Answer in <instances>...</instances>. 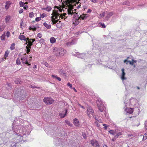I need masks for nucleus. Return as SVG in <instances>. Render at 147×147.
Listing matches in <instances>:
<instances>
[{"label": "nucleus", "instance_id": "nucleus-1", "mask_svg": "<svg viewBox=\"0 0 147 147\" xmlns=\"http://www.w3.org/2000/svg\"><path fill=\"white\" fill-rule=\"evenodd\" d=\"M22 123L23 121L24 124L23 125H16L15 123L12 125V130L16 134V142L11 143H10L11 147H16V144L26 140L27 136L31 132V125L30 124L26 121H24L22 119L20 120Z\"/></svg>", "mask_w": 147, "mask_h": 147}, {"label": "nucleus", "instance_id": "nucleus-2", "mask_svg": "<svg viewBox=\"0 0 147 147\" xmlns=\"http://www.w3.org/2000/svg\"><path fill=\"white\" fill-rule=\"evenodd\" d=\"M73 6L72 5H69L68 8H67V11L69 16H71L73 15V18L75 19L86 20L89 16V15L87 14H83L80 16L76 11V9H75L74 10H73Z\"/></svg>", "mask_w": 147, "mask_h": 147}, {"label": "nucleus", "instance_id": "nucleus-3", "mask_svg": "<svg viewBox=\"0 0 147 147\" xmlns=\"http://www.w3.org/2000/svg\"><path fill=\"white\" fill-rule=\"evenodd\" d=\"M51 16L52 22L53 24H56V26L58 28H60L62 27L63 24H62L59 21L60 18L61 19L63 18V17L61 15L59 14L58 11L55 10L53 11L52 14Z\"/></svg>", "mask_w": 147, "mask_h": 147}, {"label": "nucleus", "instance_id": "nucleus-4", "mask_svg": "<svg viewBox=\"0 0 147 147\" xmlns=\"http://www.w3.org/2000/svg\"><path fill=\"white\" fill-rule=\"evenodd\" d=\"M125 106H127L128 105L129 107H138L139 105V101L136 98L131 97L129 101H125L124 102Z\"/></svg>", "mask_w": 147, "mask_h": 147}, {"label": "nucleus", "instance_id": "nucleus-5", "mask_svg": "<svg viewBox=\"0 0 147 147\" xmlns=\"http://www.w3.org/2000/svg\"><path fill=\"white\" fill-rule=\"evenodd\" d=\"M53 52L56 57H61L65 54L66 51L63 48L56 47L53 48Z\"/></svg>", "mask_w": 147, "mask_h": 147}, {"label": "nucleus", "instance_id": "nucleus-6", "mask_svg": "<svg viewBox=\"0 0 147 147\" xmlns=\"http://www.w3.org/2000/svg\"><path fill=\"white\" fill-rule=\"evenodd\" d=\"M19 38L21 40H24L26 42V44L28 43V45L30 47L32 44V43L35 41L34 39H29L28 38H26L25 36L21 34L19 36Z\"/></svg>", "mask_w": 147, "mask_h": 147}, {"label": "nucleus", "instance_id": "nucleus-7", "mask_svg": "<svg viewBox=\"0 0 147 147\" xmlns=\"http://www.w3.org/2000/svg\"><path fill=\"white\" fill-rule=\"evenodd\" d=\"M87 113L88 116L89 117H90L91 116H93L95 119L100 123L102 122V120L100 119H98L96 118V116L94 115V111L92 108L89 107L87 108Z\"/></svg>", "mask_w": 147, "mask_h": 147}, {"label": "nucleus", "instance_id": "nucleus-8", "mask_svg": "<svg viewBox=\"0 0 147 147\" xmlns=\"http://www.w3.org/2000/svg\"><path fill=\"white\" fill-rule=\"evenodd\" d=\"M98 109L100 112H103L105 108V104L100 98H98L96 102Z\"/></svg>", "mask_w": 147, "mask_h": 147}, {"label": "nucleus", "instance_id": "nucleus-9", "mask_svg": "<svg viewBox=\"0 0 147 147\" xmlns=\"http://www.w3.org/2000/svg\"><path fill=\"white\" fill-rule=\"evenodd\" d=\"M69 5H72L73 6V10H74V8H77V9H79L80 7V3L79 2H74L72 3V4H69V5H67V7L68 8Z\"/></svg>", "mask_w": 147, "mask_h": 147}, {"label": "nucleus", "instance_id": "nucleus-10", "mask_svg": "<svg viewBox=\"0 0 147 147\" xmlns=\"http://www.w3.org/2000/svg\"><path fill=\"white\" fill-rule=\"evenodd\" d=\"M54 101V100L51 97H45L43 99L44 102L47 104H51Z\"/></svg>", "mask_w": 147, "mask_h": 147}, {"label": "nucleus", "instance_id": "nucleus-11", "mask_svg": "<svg viewBox=\"0 0 147 147\" xmlns=\"http://www.w3.org/2000/svg\"><path fill=\"white\" fill-rule=\"evenodd\" d=\"M73 55L78 58L83 59L86 57V55L84 53H81L79 52H76L75 54H74Z\"/></svg>", "mask_w": 147, "mask_h": 147}, {"label": "nucleus", "instance_id": "nucleus-12", "mask_svg": "<svg viewBox=\"0 0 147 147\" xmlns=\"http://www.w3.org/2000/svg\"><path fill=\"white\" fill-rule=\"evenodd\" d=\"M26 54H25L24 55L22 56V57L20 58L21 61L23 63L27 64L29 65H30V64H29L27 61V57L26 55Z\"/></svg>", "mask_w": 147, "mask_h": 147}, {"label": "nucleus", "instance_id": "nucleus-13", "mask_svg": "<svg viewBox=\"0 0 147 147\" xmlns=\"http://www.w3.org/2000/svg\"><path fill=\"white\" fill-rule=\"evenodd\" d=\"M128 105H127V106L126 107L124 105V109L125 110V111L126 112V113H129V114H131L132 113L133 111V109L132 108H131L130 107H129Z\"/></svg>", "mask_w": 147, "mask_h": 147}, {"label": "nucleus", "instance_id": "nucleus-14", "mask_svg": "<svg viewBox=\"0 0 147 147\" xmlns=\"http://www.w3.org/2000/svg\"><path fill=\"white\" fill-rule=\"evenodd\" d=\"M77 40L74 38H71L70 39L69 42H66V44L67 46L72 45L76 42Z\"/></svg>", "mask_w": 147, "mask_h": 147}, {"label": "nucleus", "instance_id": "nucleus-15", "mask_svg": "<svg viewBox=\"0 0 147 147\" xmlns=\"http://www.w3.org/2000/svg\"><path fill=\"white\" fill-rule=\"evenodd\" d=\"M73 124L76 127H79L80 126V123L78 119L75 118L73 119Z\"/></svg>", "mask_w": 147, "mask_h": 147}, {"label": "nucleus", "instance_id": "nucleus-16", "mask_svg": "<svg viewBox=\"0 0 147 147\" xmlns=\"http://www.w3.org/2000/svg\"><path fill=\"white\" fill-rule=\"evenodd\" d=\"M121 71L122 73L121 74V80L123 81L124 80H126L127 78L126 77H125V73L124 72V69L123 68H122L121 69Z\"/></svg>", "mask_w": 147, "mask_h": 147}, {"label": "nucleus", "instance_id": "nucleus-17", "mask_svg": "<svg viewBox=\"0 0 147 147\" xmlns=\"http://www.w3.org/2000/svg\"><path fill=\"white\" fill-rule=\"evenodd\" d=\"M91 143L93 146H95L96 147H98L99 146V144L98 142L96 140H91Z\"/></svg>", "mask_w": 147, "mask_h": 147}, {"label": "nucleus", "instance_id": "nucleus-18", "mask_svg": "<svg viewBox=\"0 0 147 147\" xmlns=\"http://www.w3.org/2000/svg\"><path fill=\"white\" fill-rule=\"evenodd\" d=\"M52 8L49 6H47L46 7H43L42 8V10H45L48 12H49L51 11Z\"/></svg>", "mask_w": 147, "mask_h": 147}, {"label": "nucleus", "instance_id": "nucleus-19", "mask_svg": "<svg viewBox=\"0 0 147 147\" xmlns=\"http://www.w3.org/2000/svg\"><path fill=\"white\" fill-rule=\"evenodd\" d=\"M67 110H65V112H62L59 113V115L61 118H63L67 115Z\"/></svg>", "mask_w": 147, "mask_h": 147}, {"label": "nucleus", "instance_id": "nucleus-20", "mask_svg": "<svg viewBox=\"0 0 147 147\" xmlns=\"http://www.w3.org/2000/svg\"><path fill=\"white\" fill-rule=\"evenodd\" d=\"M115 133H117L115 135V138H118L119 136L121 135L122 134L123 131H119L118 130H115Z\"/></svg>", "mask_w": 147, "mask_h": 147}, {"label": "nucleus", "instance_id": "nucleus-21", "mask_svg": "<svg viewBox=\"0 0 147 147\" xmlns=\"http://www.w3.org/2000/svg\"><path fill=\"white\" fill-rule=\"evenodd\" d=\"M75 21L74 22V23L75 25H78L81 21V19H75Z\"/></svg>", "mask_w": 147, "mask_h": 147}, {"label": "nucleus", "instance_id": "nucleus-22", "mask_svg": "<svg viewBox=\"0 0 147 147\" xmlns=\"http://www.w3.org/2000/svg\"><path fill=\"white\" fill-rule=\"evenodd\" d=\"M11 16H7L5 18V21L6 23H7L10 21Z\"/></svg>", "mask_w": 147, "mask_h": 147}, {"label": "nucleus", "instance_id": "nucleus-23", "mask_svg": "<svg viewBox=\"0 0 147 147\" xmlns=\"http://www.w3.org/2000/svg\"><path fill=\"white\" fill-rule=\"evenodd\" d=\"M59 72L61 75L65 76V71L62 69L59 70Z\"/></svg>", "mask_w": 147, "mask_h": 147}, {"label": "nucleus", "instance_id": "nucleus-24", "mask_svg": "<svg viewBox=\"0 0 147 147\" xmlns=\"http://www.w3.org/2000/svg\"><path fill=\"white\" fill-rule=\"evenodd\" d=\"M50 42L51 43L53 44L55 43L56 42V39L54 37H51L50 39Z\"/></svg>", "mask_w": 147, "mask_h": 147}, {"label": "nucleus", "instance_id": "nucleus-25", "mask_svg": "<svg viewBox=\"0 0 147 147\" xmlns=\"http://www.w3.org/2000/svg\"><path fill=\"white\" fill-rule=\"evenodd\" d=\"M43 24L44 26L48 29H49L51 28V26L50 25L47 24L46 22L44 23Z\"/></svg>", "mask_w": 147, "mask_h": 147}, {"label": "nucleus", "instance_id": "nucleus-26", "mask_svg": "<svg viewBox=\"0 0 147 147\" xmlns=\"http://www.w3.org/2000/svg\"><path fill=\"white\" fill-rule=\"evenodd\" d=\"M11 3L9 1H7L6 2V5H5V9H8Z\"/></svg>", "mask_w": 147, "mask_h": 147}, {"label": "nucleus", "instance_id": "nucleus-27", "mask_svg": "<svg viewBox=\"0 0 147 147\" xmlns=\"http://www.w3.org/2000/svg\"><path fill=\"white\" fill-rule=\"evenodd\" d=\"M52 77L54 78H55V79H56L58 80L59 81H60L61 80V78L58 77L57 76L54 75H52L51 76Z\"/></svg>", "mask_w": 147, "mask_h": 147}, {"label": "nucleus", "instance_id": "nucleus-28", "mask_svg": "<svg viewBox=\"0 0 147 147\" xmlns=\"http://www.w3.org/2000/svg\"><path fill=\"white\" fill-rule=\"evenodd\" d=\"M124 63H126V64H128V63H129V64L130 65H133V62L132 61H128L127 60L125 59L124 60Z\"/></svg>", "mask_w": 147, "mask_h": 147}, {"label": "nucleus", "instance_id": "nucleus-29", "mask_svg": "<svg viewBox=\"0 0 147 147\" xmlns=\"http://www.w3.org/2000/svg\"><path fill=\"white\" fill-rule=\"evenodd\" d=\"M29 29L30 30H32L33 31H35L36 30V27L35 26H32L29 28Z\"/></svg>", "mask_w": 147, "mask_h": 147}, {"label": "nucleus", "instance_id": "nucleus-30", "mask_svg": "<svg viewBox=\"0 0 147 147\" xmlns=\"http://www.w3.org/2000/svg\"><path fill=\"white\" fill-rule=\"evenodd\" d=\"M65 121L66 124L68 125L69 126H72V124L69 121L66 120Z\"/></svg>", "mask_w": 147, "mask_h": 147}, {"label": "nucleus", "instance_id": "nucleus-31", "mask_svg": "<svg viewBox=\"0 0 147 147\" xmlns=\"http://www.w3.org/2000/svg\"><path fill=\"white\" fill-rule=\"evenodd\" d=\"M109 132L111 134L115 136L116 132L115 131H114L113 130H111L109 131Z\"/></svg>", "mask_w": 147, "mask_h": 147}, {"label": "nucleus", "instance_id": "nucleus-32", "mask_svg": "<svg viewBox=\"0 0 147 147\" xmlns=\"http://www.w3.org/2000/svg\"><path fill=\"white\" fill-rule=\"evenodd\" d=\"M59 139L58 138H55L54 139V142H55V144H59V143H57V141L58 142H59Z\"/></svg>", "mask_w": 147, "mask_h": 147}, {"label": "nucleus", "instance_id": "nucleus-33", "mask_svg": "<svg viewBox=\"0 0 147 147\" xmlns=\"http://www.w3.org/2000/svg\"><path fill=\"white\" fill-rule=\"evenodd\" d=\"M9 54V52L8 51H7L5 52L4 57L5 59H6V58L8 57Z\"/></svg>", "mask_w": 147, "mask_h": 147}, {"label": "nucleus", "instance_id": "nucleus-34", "mask_svg": "<svg viewBox=\"0 0 147 147\" xmlns=\"http://www.w3.org/2000/svg\"><path fill=\"white\" fill-rule=\"evenodd\" d=\"M99 26L102 27L103 28H105L106 27V26L105 25V24L102 23H100Z\"/></svg>", "mask_w": 147, "mask_h": 147}, {"label": "nucleus", "instance_id": "nucleus-35", "mask_svg": "<svg viewBox=\"0 0 147 147\" xmlns=\"http://www.w3.org/2000/svg\"><path fill=\"white\" fill-rule=\"evenodd\" d=\"M15 44L14 43H13L12 44L10 47V49H11V50H13L15 49Z\"/></svg>", "mask_w": 147, "mask_h": 147}, {"label": "nucleus", "instance_id": "nucleus-36", "mask_svg": "<svg viewBox=\"0 0 147 147\" xmlns=\"http://www.w3.org/2000/svg\"><path fill=\"white\" fill-rule=\"evenodd\" d=\"M40 16L41 18H43L45 17H46L47 16V15L45 13H43L42 14H40Z\"/></svg>", "mask_w": 147, "mask_h": 147}, {"label": "nucleus", "instance_id": "nucleus-37", "mask_svg": "<svg viewBox=\"0 0 147 147\" xmlns=\"http://www.w3.org/2000/svg\"><path fill=\"white\" fill-rule=\"evenodd\" d=\"M40 42L42 45H45V44L44 40L43 39H41L40 40Z\"/></svg>", "mask_w": 147, "mask_h": 147}, {"label": "nucleus", "instance_id": "nucleus-38", "mask_svg": "<svg viewBox=\"0 0 147 147\" xmlns=\"http://www.w3.org/2000/svg\"><path fill=\"white\" fill-rule=\"evenodd\" d=\"M5 34H2V35L1 36V39L2 40H5Z\"/></svg>", "mask_w": 147, "mask_h": 147}, {"label": "nucleus", "instance_id": "nucleus-39", "mask_svg": "<svg viewBox=\"0 0 147 147\" xmlns=\"http://www.w3.org/2000/svg\"><path fill=\"white\" fill-rule=\"evenodd\" d=\"M29 16L30 18H33L34 16V13L33 12H31L29 13Z\"/></svg>", "mask_w": 147, "mask_h": 147}, {"label": "nucleus", "instance_id": "nucleus-40", "mask_svg": "<svg viewBox=\"0 0 147 147\" xmlns=\"http://www.w3.org/2000/svg\"><path fill=\"white\" fill-rule=\"evenodd\" d=\"M16 63L17 65H20V61L19 58H18L16 60Z\"/></svg>", "mask_w": 147, "mask_h": 147}, {"label": "nucleus", "instance_id": "nucleus-41", "mask_svg": "<svg viewBox=\"0 0 147 147\" xmlns=\"http://www.w3.org/2000/svg\"><path fill=\"white\" fill-rule=\"evenodd\" d=\"M113 15V13L112 12H108L107 14V16L108 18L110 17L111 16Z\"/></svg>", "mask_w": 147, "mask_h": 147}, {"label": "nucleus", "instance_id": "nucleus-42", "mask_svg": "<svg viewBox=\"0 0 147 147\" xmlns=\"http://www.w3.org/2000/svg\"><path fill=\"white\" fill-rule=\"evenodd\" d=\"M25 3H24L22 1H20L19 4L20 7H24Z\"/></svg>", "mask_w": 147, "mask_h": 147}, {"label": "nucleus", "instance_id": "nucleus-43", "mask_svg": "<svg viewBox=\"0 0 147 147\" xmlns=\"http://www.w3.org/2000/svg\"><path fill=\"white\" fill-rule=\"evenodd\" d=\"M41 20V17H38L36 18L35 19V21L36 22H38Z\"/></svg>", "mask_w": 147, "mask_h": 147}, {"label": "nucleus", "instance_id": "nucleus-44", "mask_svg": "<svg viewBox=\"0 0 147 147\" xmlns=\"http://www.w3.org/2000/svg\"><path fill=\"white\" fill-rule=\"evenodd\" d=\"M5 28V26H0V31H2Z\"/></svg>", "mask_w": 147, "mask_h": 147}, {"label": "nucleus", "instance_id": "nucleus-45", "mask_svg": "<svg viewBox=\"0 0 147 147\" xmlns=\"http://www.w3.org/2000/svg\"><path fill=\"white\" fill-rule=\"evenodd\" d=\"M129 1H126V2H124L123 3V4H124V5H129Z\"/></svg>", "mask_w": 147, "mask_h": 147}, {"label": "nucleus", "instance_id": "nucleus-46", "mask_svg": "<svg viewBox=\"0 0 147 147\" xmlns=\"http://www.w3.org/2000/svg\"><path fill=\"white\" fill-rule=\"evenodd\" d=\"M102 125L104 126V128L105 129H107V128L109 127V126L106 124H103Z\"/></svg>", "mask_w": 147, "mask_h": 147}, {"label": "nucleus", "instance_id": "nucleus-47", "mask_svg": "<svg viewBox=\"0 0 147 147\" xmlns=\"http://www.w3.org/2000/svg\"><path fill=\"white\" fill-rule=\"evenodd\" d=\"M6 36L7 37H9L10 36V33L9 32L7 31L6 33Z\"/></svg>", "mask_w": 147, "mask_h": 147}, {"label": "nucleus", "instance_id": "nucleus-48", "mask_svg": "<svg viewBox=\"0 0 147 147\" xmlns=\"http://www.w3.org/2000/svg\"><path fill=\"white\" fill-rule=\"evenodd\" d=\"M103 116H105L107 118H108L109 115L106 112H105V113H104V115Z\"/></svg>", "mask_w": 147, "mask_h": 147}, {"label": "nucleus", "instance_id": "nucleus-49", "mask_svg": "<svg viewBox=\"0 0 147 147\" xmlns=\"http://www.w3.org/2000/svg\"><path fill=\"white\" fill-rule=\"evenodd\" d=\"M104 15H105V13L104 12H103L102 13H100V18H102L104 17Z\"/></svg>", "mask_w": 147, "mask_h": 147}, {"label": "nucleus", "instance_id": "nucleus-50", "mask_svg": "<svg viewBox=\"0 0 147 147\" xmlns=\"http://www.w3.org/2000/svg\"><path fill=\"white\" fill-rule=\"evenodd\" d=\"M67 86H69L70 88H72V85L71 84H70L69 83H68L67 84Z\"/></svg>", "mask_w": 147, "mask_h": 147}, {"label": "nucleus", "instance_id": "nucleus-51", "mask_svg": "<svg viewBox=\"0 0 147 147\" xmlns=\"http://www.w3.org/2000/svg\"><path fill=\"white\" fill-rule=\"evenodd\" d=\"M42 35L40 33H38L37 35V37H39V38H41L42 37Z\"/></svg>", "mask_w": 147, "mask_h": 147}, {"label": "nucleus", "instance_id": "nucleus-52", "mask_svg": "<svg viewBox=\"0 0 147 147\" xmlns=\"http://www.w3.org/2000/svg\"><path fill=\"white\" fill-rule=\"evenodd\" d=\"M23 9H20L19 10V13L21 14L23 13Z\"/></svg>", "mask_w": 147, "mask_h": 147}, {"label": "nucleus", "instance_id": "nucleus-53", "mask_svg": "<svg viewBox=\"0 0 147 147\" xmlns=\"http://www.w3.org/2000/svg\"><path fill=\"white\" fill-rule=\"evenodd\" d=\"M28 7L27 5H24V9H28Z\"/></svg>", "mask_w": 147, "mask_h": 147}, {"label": "nucleus", "instance_id": "nucleus-54", "mask_svg": "<svg viewBox=\"0 0 147 147\" xmlns=\"http://www.w3.org/2000/svg\"><path fill=\"white\" fill-rule=\"evenodd\" d=\"M93 3H96L98 2L97 0H90Z\"/></svg>", "mask_w": 147, "mask_h": 147}, {"label": "nucleus", "instance_id": "nucleus-55", "mask_svg": "<svg viewBox=\"0 0 147 147\" xmlns=\"http://www.w3.org/2000/svg\"><path fill=\"white\" fill-rule=\"evenodd\" d=\"M44 65H45L46 66V67H48V66H49V65L47 63V62H45V63H44Z\"/></svg>", "mask_w": 147, "mask_h": 147}, {"label": "nucleus", "instance_id": "nucleus-56", "mask_svg": "<svg viewBox=\"0 0 147 147\" xmlns=\"http://www.w3.org/2000/svg\"><path fill=\"white\" fill-rule=\"evenodd\" d=\"M92 11V10L90 9H88V10L87 11V13H90Z\"/></svg>", "mask_w": 147, "mask_h": 147}, {"label": "nucleus", "instance_id": "nucleus-57", "mask_svg": "<svg viewBox=\"0 0 147 147\" xmlns=\"http://www.w3.org/2000/svg\"><path fill=\"white\" fill-rule=\"evenodd\" d=\"M78 105L80 106V107L83 109H84V107L83 106L81 105L80 104H78Z\"/></svg>", "mask_w": 147, "mask_h": 147}, {"label": "nucleus", "instance_id": "nucleus-58", "mask_svg": "<svg viewBox=\"0 0 147 147\" xmlns=\"http://www.w3.org/2000/svg\"><path fill=\"white\" fill-rule=\"evenodd\" d=\"M117 138H115H115H112V141L114 142L116 140V139Z\"/></svg>", "mask_w": 147, "mask_h": 147}, {"label": "nucleus", "instance_id": "nucleus-59", "mask_svg": "<svg viewBox=\"0 0 147 147\" xmlns=\"http://www.w3.org/2000/svg\"><path fill=\"white\" fill-rule=\"evenodd\" d=\"M30 87H31V88H37L36 87L34 86H32V85H31V86H30Z\"/></svg>", "mask_w": 147, "mask_h": 147}, {"label": "nucleus", "instance_id": "nucleus-60", "mask_svg": "<svg viewBox=\"0 0 147 147\" xmlns=\"http://www.w3.org/2000/svg\"><path fill=\"white\" fill-rule=\"evenodd\" d=\"M145 128L146 129H147V123H146L145 124Z\"/></svg>", "mask_w": 147, "mask_h": 147}, {"label": "nucleus", "instance_id": "nucleus-61", "mask_svg": "<svg viewBox=\"0 0 147 147\" xmlns=\"http://www.w3.org/2000/svg\"><path fill=\"white\" fill-rule=\"evenodd\" d=\"M15 82H16V83L17 84H20V82L19 81L17 82L16 81H15Z\"/></svg>", "mask_w": 147, "mask_h": 147}, {"label": "nucleus", "instance_id": "nucleus-62", "mask_svg": "<svg viewBox=\"0 0 147 147\" xmlns=\"http://www.w3.org/2000/svg\"><path fill=\"white\" fill-rule=\"evenodd\" d=\"M132 61L133 62V63H136V62H137V61L136 60H135L132 59Z\"/></svg>", "mask_w": 147, "mask_h": 147}, {"label": "nucleus", "instance_id": "nucleus-63", "mask_svg": "<svg viewBox=\"0 0 147 147\" xmlns=\"http://www.w3.org/2000/svg\"><path fill=\"white\" fill-rule=\"evenodd\" d=\"M128 136L129 137H131V136H133V135H132V134H128Z\"/></svg>", "mask_w": 147, "mask_h": 147}, {"label": "nucleus", "instance_id": "nucleus-64", "mask_svg": "<svg viewBox=\"0 0 147 147\" xmlns=\"http://www.w3.org/2000/svg\"><path fill=\"white\" fill-rule=\"evenodd\" d=\"M103 147H108L106 145H104L103 146Z\"/></svg>", "mask_w": 147, "mask_h": 147}]
</instances>
